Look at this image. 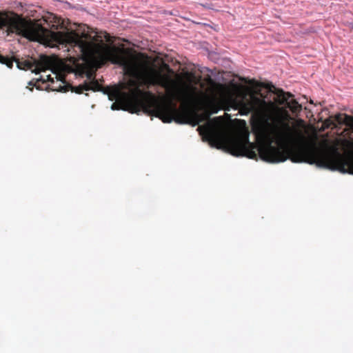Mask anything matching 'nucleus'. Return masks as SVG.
I'll use <instances>...</instances> for the list:
<instances>
[{
	"instance_id": "nucleus-1",
	"label": "nucleus",
	"mask_w": 353,
	"mask_h": 353,
	"mask_svg": "<svg viewBox=\"0 0 353 353\" xmlns=\"http://www.w3.org/2000/svg\"><path fill=\"white\" fill-rule=\"evenodd\" d=\"M9 26L21 32L32 41L46 40L74 50L83 60H92L99 66L108 61L123 66L126 72L135 79H130L127 85L129 99L136 103L143 112L160 119L163 123H190V114L188 108L198 99L196 87L185 85L178 87L170 77L160 71L145 68L140 71L139 65L129 57V49L109 46L102 41V37H92L86 32L79 34L74 31L52 32L39 24L22 28L17 20L10 18L6 12H0V29Z\"/></svg>"
},
{
	"instance_id": "nucleus-4",
	"label": "nucleus",
	"mask_w": 353,
	"mask_h": 353,
	"mask_svg": "<svg viewBox=\"0 0 353 353\" xmlns=\"http://www.w3.org/2000/svg\"><path fill=\"white\" fill-rule=\"evenodd\" d=\"M316 164L342 173L353 174V158L337 151L326 153Z\"/></svg>"
},
{
	"instance_id": "nucleus-12",
	"label": "nucleus",
	"mask_w": 353,
	"mask_h": 353,
	"mask_svg": "<svg viewBox=\"0 0 353 353\" xmlns=\"http://www.w3.org/2000/svg\"><path fill=\"white\" fill-rule=\"evenodd\" d=\"M29 85L31 86H36V83H34L33 81L29 82Z\"/></svg>"
},
{
	"instance_id": "nucleus-9",
	"label": "nucleus",
	"mask_w": 353,
	"mask_h": 353,
	"mask_svg": "<svg viewBox=\"0 0 353 353\" xmlns=\"http://www.w3.org/2000/svg\"><path fill=\"white\" fill-rule=\"evenodd\" d=\"M85 83L88 90H93L94 92L101 90V85L96 79H93Z\"/></svg>"
},
{
	"instance_id": "nucleus-7",
	"label": "nucleus",
	"mask_w": 353,
	"mask_h": 353,
	"mask_svg": "<svg viewBox=\"0 0 353 353\" xmlns=\"http://www.w3.org/2000/svg\"><path fill=\"white\" fill-rule=\"evenodd\" d=\"M324 125L326 128L332 129L336 128L338 125H345L347 128L343 130L342 134L346 139L347 145L353 147V116L339 113L333 118L326 119Z\"/></svg>"
},
{
	"instance_id": "nucleus-13",
	"label": "nucleus",
	"mask_w": 353,
	"mask_h": 353,
	"mask_svg": "<svg viewBox=\"0 0 353 353\" xmlns=\"http://www.w3.org/2000/svg\"><path fill=\"white\" fill-rule=\"evenodd\" d=\"M261 86L262 88H265V83L264 82L261 83Z\"/></svg>"
},
{
	"instance_id": "nucleus-6",
	"label": "nucleus",
	"mask_w": 353,
	"mask_h": 353,
	"mask_svg": "<svg viewBox=\"0 0 353 353\" xmlns=\"http://www.w3.org/2000/svg\"><path fill=\"white\" fill-rule=\"evenodd\" d=\"M127 92L121 91L119 88H112L109 94V99L111 101L115 100L112 104L111 108L113 110H123L130 113H139L143 110L134 101L130 99Z\"/></svg>"
},
{
	"instance_id": "nucleus-2",
	"label": "nucleus",
	"mask_w": 353,
	"mask_h": 353,
	"mask_svg": "<svg viewBox=\"0 0 353 353\" xmlns=\"http://www.w3.org/2000/svg\"><path fill=\"white\" fill-rule=\"evenodd\" d=\"M294 95L266 81V162L287 159L294 163H317L327 153L314 145L303 146L302 131L288 108L299 113L302 106Z\"/></svg>"
},
{
	"instance_id": "nucleus-3",
	"label": "nucleus",
	"mask_w": 353,
	"mask_h": 353,
	"mask_svg": "<svg viewBox=\"0 0 353 353\" xmlns=\"http://www.w3.org/2000/svg\"><path fill=\"white\" fill-rule=\"evenodd\" d=\"M261 97L256 92L245 95L242 99L240 109L241 114L252 113L250 123L252 132L255 137L254 142L250 141L248 132L227 136L223 128V119L220 117L210 119L209 109L198 115L200 121H207L204 125L199 127L200 133L212 145L219 149L225 148L233 156L246 157L256 160L259 158L265 161V97L261 94Z\"/></svg>"
},
{
	"instance_id": "nucleus-14",
	"label": "nucleus",
	"mask_w": 353,
	"mask_h": 353,
	"mask_svg": "<svg viewBox=\"0 0 353 353\" xmlns=\"http://www.w3.org/2000/svg\"><path fill=\"white\" fill-rule=\"evenodd\" d=\"M297 122L301 123H303V120H301V119H300V120H299Z\"/></svg>"
},
{
	"instance_id": "nucleus-5",
	"label": "nucleus",
	"mask_w": 353,
	"mask_h": 353,
	"mask_svg": "<svg viewBox=\"0 0 353 353\" xmlns=\"http://www.w3.org/2000/svg\"><path fill=\"white\" fill-rule=\"evenodd\" d=\"M3 58H6L8 61L2 63L6 64L9 68L13 66V62L17 63V68L21 70H30L35 74H39L41 71H44L51 68L53 64L52 58L47 55L41 54L39 60L32 59H19L15 57H4L1 54Z\"/></svg>"
},
{
	"instance_id": "nucleus-8",
	"label": "nucleus",
	"mask_w": 353,
	"mask_h": 353,
	"mask_svg": "<svg viewBox=\"0 0 353 353\" xmlns=\"http://www.w3.org/2000/svg\"><path fill=\"white\" fill-rule=\"evenodd\" d=\"M57 81L56 83L60 82L59 85H54L55 83L52 77L50 75L47 76L46 81H50L52 83V90H57L58 92H66L69 90L72 92H74L77 94H81L83 91H88V88L86 86V83H85L83 85H79V86L73 87L70 84L66 83L65 81V77L61 74L56 75Z\"/></svg>"
},
{
	"instance_id": "nucleus-10",
	"label": "nucleus",
	"mask_w": 353,
	"mask_h": 353,
	"mask_svg": "<svg viewBox=\"0 0 353 353\" xmlns=\"http://www.w3.org/2000/svg\"><path fill=\"white\" fill-rule=\"evenodd\" d=\"M209 110L211 112V114H213V113H217L218 112V110H219V108L218 107L214 105V104H212L210 107H209Z\"/></svg>"
},
{
	"instance_id": "nucleus-11",
	"label": "nucleus",
	"mask_w": 353,
	"mask_h": 353,
	"mask_svg": "<svg viewBox=\"0 0 353 353\" xmlns=\"http://www.w3.org/2000/svg\"><path fill=\"white\" fill-rule=\"evenodd\" d=\"M104 38L106 41H110V35L107 32H104Z\"/></svg>"
},
{
	"instance_id": "nucleus-15",
	"label": "nucleus",
	"mask_w": 353,
	"mask_h": 353,
	"mask_svg": "<svg viewBox=\"0 0 353 353\" xmlns=\"http://www.w3.org/2000/svg\"><path fill=\"white\" fill-rule=\"evenodd\" d=\"M352 28L353 29V24L352 25Z\"/></svg>"
}]
</instances>
